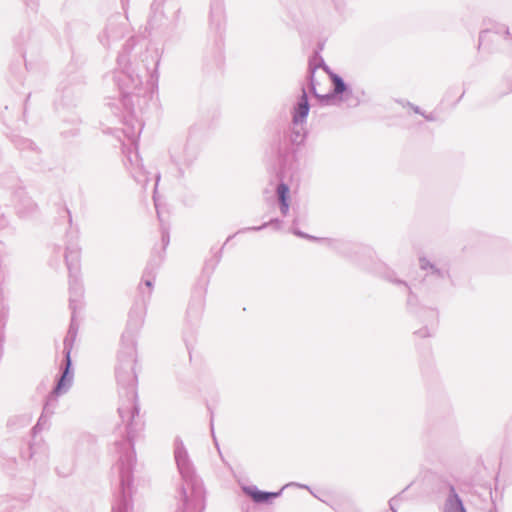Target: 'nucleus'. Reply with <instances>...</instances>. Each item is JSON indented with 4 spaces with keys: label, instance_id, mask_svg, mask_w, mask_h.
Masks as SVG:
<instances>
[{
    "label": "nucleus",
    "instance_id": "nucleus-27",
    "mask_svg": "<svg viewBox=\"0 0 512 512\" xmlns=\"http://www.w3.org/2000/svg\"><path fill=\"white\" fill-rule=\"evenodd\" d=\"M32 422V415L29 413L14 415L10 417L7 421V426L12 429L16 430L19 428L27 427Z\"/></svg>",
    "mask_w": 512,
    "mask_h": 512
},
{
    "label": "nucleus",
    "instance_id": "nucleus-13",
    "mask_svg": "<svg viewBox=\"0 0 512 512\" xmlns=\"http://www.w3.org/2000/svg\"><path fill=\"white\" fill-rule=\"evenodd\" d=\"M76 334H73L71 332H67V335L64 339V356H65V367L62 371L61 376L56 382V385L54 387V392H67L69 388L72 385L73 381V372H72V361H71V350L73 343L76 338Z\"/></svg>",
    "mask_w": 512,
    "mask_h": 512
},
{
    "label": "nucleus",
    "instance_id": "nucleus-10",
    "mask_svg": "<svg viewBox=\"0 0 512 512\" xmlns=\"http://www.w3.org/2000/svg\"><path fill=\"white\" fill-rule=\"evenodd\" d=\"M192 128L189 129V136L186 140H176L169 147L171 162L177 168V176H184L185 170L197 159L198 147L190 140Z\"/></svg>",
    "mask_w": 512,
    "mask_h": 512
},
{
    "label": "nucleus",
    "instance_id": "nucleus-8",
    "mask_svg": "<svg viewBox=\"0 0 512 512\" xmlns=\"http://www.w3.org/2000/svg\"><path fill=\"white\" fill-rule=\"evenodd\" d=\"M221 249H223V247ZM221 252L222 250L219 251V254L214 260L205 263L204 273L208 270L210 271L208 275H202L193 288L192 296L186 311V320L191 326L198 324L201 319L205 307V298L209 284V277L220 262Z\"/></svg>",
    "mask_w": 512,
    "mask_h": 512
},
{
    "label": "nucleus",
    "instance_id": "nucleus-39",
    "mask_svg": "<svg viewBox=\"0 0 512 512\" xmlns=\"http://www.w3.org/2000/svg\"><path fill=\"white\" fill-rule=\"evenodd\" d=\"M153 200H154V204H155V208H156L158 219H159L160 222H162V217H161V212H160V209H159V204L157 202V199H156L155 195L153 196Z\"/></svg>",
    "mask_w": 512,
    "mask_h": 512
},
{
    "label": "nucleus",
    "instance_id": "nucleus-31",
    "mask_svg": "<svg viewBox=\"0 0 512 512\" xmlns=\"http://www.w3.org/2000/svg\"><path fill=\"white\" fill-rule=\"evenodd\" d=\"M501 86L500 95H506L512 91V67L505 72Z\"/></svg>",
    "mask_w": 512,
    "mask_h": 512
},
{
    "label": "nucleus",
    "instance_id": "nucleus-29",
    "mask_svg": "<svg viewBox=\"0 0 512 512\" xmlns=\"http://www.w3.org/2000/svg\"><path fill=\"white\" fill-rule=\"evenodd\" d=\"M16 146L21 152L26 153L27 156L30 154L38 156L40 153L38 146L30 139L20 138L17 140Z\"/></svg>",
    "mask_w": 512,
    "mask_h": 512
},
{
    "label": "nucleus",
    "instance_id": "nucleus-40",
    "mask_svg": "<svg viewBox=\"0 0 512 512\" xmlns=\"http://www.w3.org/2000/svg\"><path fill=\"white\" fill-rule=\"evenodd\" d=\"M26 5L31 9H34L37 6L38 0H24Z\"/></svg>",
    "mask_w": 512,
    "mask_h": 512
},
{
    "label": "nucleus",
    "instance_id": "nucleus-36",
    "mask_svg": "<svg viewBox=\"0 0 512 512\" xmlns=\"http://www.w3.org/2000/svg\"><path fill=\"white\" fill-rule=\"evenodd\" d=\"M397 102L402 105L403 107H410L416 114H420L421 116L424 115V111H422V109L417 106V105H414L412 104L411 102L409 101H404V100H397Z\"/></svg>",
    "mask_w": 512,
    "mask_h": 512
},
{
    "label": "nucleus",
    "instance_id": "nucleus-17",
    "mask_svg": "<svg viewBox=\"0 0 512 512\" xmlns=\"http://www.w3.org/2000/svg\"><path fill=\"white\" fill-rule=\"evenodd\" d=\"M416 313L425 322V326L415 333L422 338L432 336L438 323V312L433 308H422Z\"/></svg>",
    "mask_w": 512,
    "mask_h": 512
},
{
    "label": "nucleus",
    "instance_id": "nucleus-14",
    "mask_svg": "<svg viewBox=\"0 0 512 512\" xmlns=\"http://www.w3.org/2000/svg\"><path fill=\"white\" fill-rule=\"evenodd\" d=\"M421 270L425 271L423 277L424 285L440 286L449 278V271L446 267H437L426 258L419 259Z\"/></svg>",
    "mask_w": 512,
    "mask_h": 512
},
{
    "label": "nucleus",
    "instance_id": "nucleus-26",
    "mask_svg": "<svg viewBox=\"0 0 512 512\" xmlns=\"http://www.w3.org/2000/svg\"><path fill=\"white\" fill-rule=\"evenodd\" d=\"M0 183L4 188L10 190L12 195L23 190L20 185V180L14 172L3 173L0 176Z\"/></svg>",
    "mask_w": 512,
    "mask_h": 512
},
{
    "label": "nucleus",
    "instance_id": "nucleus-11",
    "mask_svg": "<svg viewBox=\"0 0 512 512\" xmlns=\"http://www.w3.org/2000/svg\"><path fill=\"white\" fill-rule=\"evenodd\" d=\"M277 165L278 180L285 182L291 181L298 171L296 150L287 144L280 145L278 149Z\"/></svg>",
    "mask_w": 512,
    "mask_h": 512
},
{
    "label": "nucleus",
    "instance_id": "nucleus-20",
    "mask_svg": "<svg viewBox=\"0 0 512 512\" xmlns=\"http://www.w3.org/2000/svg\"><path fill=\"white\" fill-rule=\"evenodd\" d=\"M63 393L64 392L55 393L53 389L52 392L48 395L43 407L42 414L39 417L36 425L32 428V431L35 434L41 431L48 424V419L54 413V409L57 406V397Z\"/></svg>",
    "mask_w": 512,
    "mask_h": 512
},
{
    "label": "nucleus",
    "instance_id": "nucleus-22",
    "mask_svg": "<svg viewBox=\"0 0 512 512\" xmlns=\"http://www.w3.org/2000/svg\"><path fill=\"white\" fill-rule=\"evenodd\" d=\"M443 512H467L453 484H449V492L443 504Z\"/></svg>",
    "mask_w": 512,
    "mask_h": 512
},
{
    "label": "nucleus",
    "instance_id": "nucleus-21",
    "mask_svg": "<svg viewBox=\"0 0 512 512\" xmlns=\"http://www.w3.org/2000/svg\"><path fill=\"white\" fill-rule=\"evenodd\" d=\"M17 198V203L15 204L16 213L21 218L28 217L32 215L37 210L36 203L28 197L24 190H21L13 195Z\"/></svg>",
    "mask_w": 512,
    "mask_h": 512
},
{
    "label": "nucleus",
    "instance_id": "nucleus-33",
    "mask_svg": "<svg viewBox=\"0 0 512 512\" xmlns=\"http://www.w3.org/2000/svg\"><path fill=\"white\" fill-rule=\"evenodd\" d=\"M297 225H298V220H297V218H294L293 222H292V226H291V232L294 235L304 238V239L312 240V241H316V240L324 241V239H320V238H317V237H314L312 235L302 232L301 230H299L297 228ZM325 241H329V243L331 242L330 240H327V239H325Z\"/></svg>",
    "mask_w": 512,
    "mask_h": 512
},
{
    "label": "nucleus",
    "instance_id": "nucleus-18",
    "mask_svg": "<svg viewBox=\"0 0 512 512\" xmlns=\"http://www.w3.org/2000/svg\"><path fill=\"white\" fill-rule=\"evenodd\" d=\"M310 111V104L308 100V95L306 92V89L302 87V93L298 97L296 103L294 104L292 108V124L302 125L306 122L307 116Z\"/></svg>",
    "mask_w": 512,
    "mask_h": 512
},
{
    "label": "nucleus",
    "instance_id": "nucleus-4",
    "mask_svg": "<svg viewBox=\"0 0 512 512\" xmlns=\"http://www.w3.org/2000/svg\"><path fill=\"white\" fill-rule=\"evenodd\" d=\"M66 238L64 259L69 271V308L72 312L68 331L77 335L78 325L75 318L77 311L82 308V298L84 295L83 284L78 276L80 247L77 243L76 233H67Z\"/></svg>",
    "mask_w": 512,
    "mask_h": 512
},
{
    "label": "nucleus",
    "instance_id": "nucleus-5",
    "mask_svg": "<svg viewBox=\"0 0 512 512\" xmlns=\"http://www.w3.org/2000/svg\"><path fill=\"white\" fill-rule=\"evenodd\" d=\"M116 452L119 455L117 467L120 478V492L116 497L115 504L112 506V512H129L131 509V488L136 455L131 443L128 441L118 446Z\"/></svg>",
    "mask_w": 512,
    "mask_h": 512
},
{
    "label": "nucleus",
    "instance_id": "nucleus-9",
    "mask_svg": "<svg viewBox=\"0 0 512 512\" xmlns=\"http://www.w3.org/2000/svg\"><path fill=\"white\" fill-rule=\"evenodd\" d=\"M166 19L167 28L175 30L183 20L182 5L180 0H153L150 6L148 25L151 29L163 25Z\"/></svg>",
    "mask_w": 512,
    "mask_h": 512
},
{
    "label": "nucleus",
    "instance_id": "nucleus-41",
    "mask_svg": "<svg viewBox=\"0 0 512 512\" xmlns=\"http://www.w3.org/2000/svg\"><path fill=\"white\" fill-rule=\"evenodd\" d=\"M154 179H155V183H154V191H155V190H156V187H157V184H158V182H159V180H160V174H159V173H156V174L154 175Z\"/></svg>",
    "mask_w": 512,
    "mask_h": 512
},
{
    "label": "nucleus",
    "instance_id": "nucleus-1",
    "mask_svg": "<svg viewBox=\"0 0 512 512\" xmlns=\"http://www.w3.org/2000/svg\"><path fill=\"white\" fill-rule=\"evenodd\" d=\"M124 14L110 15L99 32V43L106 49L112 48L127 37L118 53L114 71V82L120 92V101L127 115L124 116L123 132L129 144L123 145L124 165L134 180L143 188L150 181L138 152L137 141L143 129L139 115L148 107L152 92L158 84L159 56L150 51L145 42L131 34L127 13L129 0H120Z\"/></svg>",
    "mask_w": 512,
    "mask_h": 512
},
{
    "label": "nucleus",
    "instance_id": "nucleus-30",
    "mask_svg": "<svg viewBox=\"0 0 512 512\" xmlns=\"http://www.w3.org/2000/svg\"><path fill=\"white\" fill-rule=\"evenodd\" d=\"M278 204L288 203L290 200V188L288 182L279 181L276 187Z\"/></svg>",
    "mask_w": 512,
    "mask_h": 512
},
{
    "label": "nucleus",
    "instance_id": "nucleus-28",
    "mask_svg": "<svg viewBox=\"0 0 512 512\" xmlns=\"http://www.w3.org/2000/svg\"><path fill=\"white\" fill-rule=\"evenodd\" d=\"M315 72H316V65L314 61H309L308 63V74H307V81L310 92L314 95V97L319 101L321 104V97L324 96V94H319L316 90V80H315Z\"/></svg>",
    "mask_w": 512,
    "mask_h": 512
},
{
    "label": "nucleus",
    "instance_id": "nucleus-3",
    "mask_svg": "<svg viewBox=\"0 0 512 512\" xmlns=\"http://www.w3.org/2000/svg\"><path fill=\"white\" fill-rule=\"evenodd\" d=\"M174 460L183 481L180 487L182 505L176 512H202L205 508V490L202 480L181 438L174 440Z\"/></svg>",
    "mask_w": 512,
    "mask_h": 512
},
{
    "label": "nucleus",
    "instance_id": "nucleus-24",
    "mask_svg": "<svg viewBox=\"0 0 512 512\" xmlns=\"http://www.w3.org/2000/svg\"><path fill=\"white\" fill-rule=\"evenodd\" d=\"M306 139V131L302 125H293L287 135L284 136V143L282 145L291 144L292 146H300Z\"/></svg>",
    "mask_w": 512,
    "mask_h": 512
},
{
    "label": "nucleus",
    "instance_id": "nucleus-6",
    "mask_svg": "<svg viewBox=\"0 0 512 512\" xmlns=\"http://www.w3.org/2000/svg\"><path fill=\"white\" fill-rule=\"evenodd\" d=\"M361 253L364 256H367L368 258H370V262L368 263L365 260H360L359 265L362 268H364L372 273H375L376 275L382 277L389 283L395 285L400 292H403L407 295L406 303H407L408 308L410 310H413L414 308H416V306L418 305V297L413 292L412 286L405 280L400 279L397 276V273L394 270L390 269L382 261H379V260L374 261L372 259L374 252L370 248H367V247L362 248Z\"/></svg>",
    "mask_w": 512,
    "mask_h": 512
},
{
    "label": "nucleus",
    "instance_id": "nucleus-7",
    "mask_svg": "<svg viewBox=\"0 0 512 512\" xmlns=\"http://www.w3.org/2000/svg\"><path fill=\"white\" fill-rule=\"evenodd\" d=\"M365 95L364 89L354 88L346 83L340 75L332 74V88L324 96H320L321 105H344L347 108H355L362 103Z\"/></svg>",
    "mask_w": 512,
    "mask_h": 512
},
{
    "label": "nucleus",
    "instance_id": "nucleus-2",
    "mask_svg": "<svg viewBox=\"0 0 512 512\" xmlns=\"http://www.w3.org/2000/svg\"><path fill=\"white\" fill-rule=\"evenodd\" d=\"M162 257L153 258L147 263L141 282L137 287V293L128 313L125 331L121 337L120 349L115 367L116 380L119 386V394L122 399L118 407V413L125 425L126 435L115 442L118 449L123 442L128 441L134 449V439L143 428V422L139 416L137 403V376L134 370L136 363V338L141 330L147 312V306L151 300L156 274L161 266Z\"/></svg>",
    "mask_w": 512,
    "mask_h": 512
},
{
    "label": "nucleus",
    "instance_id": "nucleus-35",
    "mask_svg": "<svg viewBox=\"0 0 512 512\" xmlns=\"http://www.w3.org/2000/svg\"><path fill=\"white\" fill-rule=\"evenodd\" d=\"M410 487V485H408L402 492H400L399 494L395 495L394 497H392L390 500H389V508L391 510V512H398L397 511V508L396 506L402 501L403 497H402V494Z\"/></svg>",
    "mask_w": 512,
    "mask_h": 512
},
{
    "label": "nucleus",
    "instance_id": "nucleus-15",
    "mask_svg": "<svg viewBox=\"0 0 512 512\" xmlns=\"http://www.w3.org/2000/svg\"><path fill=\"white\" fill-rule=\"evenodd\" d=\"M290 485H298L301 488L309 489V487L306 485H299L296 483H290ZM288 486H289V484H288ZM286 487H287V485L283 486L277 492H267V491L259 490L258 487L255 485H249V486H243L242 490L256 504H264V503H270L273 499L280 497L282 495L283 490Z\"/></svg>",
    "mask_w": 512,
    "mask_h": 512
},
{
    "label": "nucleus",
    "instance_id": "nucleus-42",
    "mask_svg": "<svg viewBox=\"0 0 512 512\" xmlns=\"http://www.w3.org/2000/svg\"><path fill=\"white\" fill-rule=\"evenodd\" d=\"M216 61H217V62H220V61H221V52H220V51L218 52V55H217Z\"/></svg>",
    "mask_w": 512,
    "mask_h": 512
},
{
    "label": "nucleus",
    "instance_id": "nucleus-25",
    "mask_svg": "<svg viewBox=\"0 0 512 512\" xmlns=\"http://www.w3.org/2000/svg\"><path fill=\"white\" fill-rule=\"evenodd\" d=\"M267 227H272L275 230H280L282 227V221L278 218H272L269 221L264 222L263 224H261L259 226H250V227L241 228L235 234L228 236L223 247L237 234H243V233L252 232V231H261Z\"/></svg>",
    "mask_w": 512,
    "mask_h": 512
},
{
    "label": "nucleus",
    "instance_id": "nucleus-43",
    "mask_svg": "<svg viewBox=\"0 0 512 512\" xmlns=\"http://www.w3.org/2000/svg\"><path fill=\"white\" fill-rule=\"evenodd\" d=\"M67 212H69V211L67 210ZM68 214H70V213H68ZM69 221L70 222L72 221L71 215H69Z\"/></svg>",
    "mask_w": 512,
    "mask_h": 512
},
{
    "label": "nucleus",
    "instance_id": "nucleus-16",
    "mask_svg": "<svg viewBox=\"0 0 512 512\" xmlns=\"http://www.w3.org/2000/svg\"><path fill=\"white\" fill-rule=\"evenodd\" d=\"M422 484L427 492L440 493L444 489L449 490V484L451 483L443 475L432 470H426L422 474Z\"/></svg>",
    "mask_w": 512,
    "mask_h": 512
},
{
    "label": "nucleus",
    "instance_id": "nucleus-34",
    "mask_svg": "<svg viewBox=\"0 0 512 512\" xmlns=\"http://www.w3.org/2000/svg\"><path fill=\"white\" fill-rule=\"evenodd\" d=\"M161 241H162V251L158 252L157 254H153V255L151 256L150 260L148 261V263H149L153 258H156V259H157L159 256H161V257H162V260H164V253H165V249H166V247L168 246L169 241H170L169 233H168V231H166V230H164V229L162 230V239H161ZM162 262H163V261H161V263H162Z\"/></svg>",
    "mask_w": 512,
    "mask_h": 512
},
{
    "label": "nucleus",
    "instance_id": "nucleus-37",
    "mask_svg": "<svg viewBox=\"0 0 512 512\" xmlns=\"http://www.w3.org/2000/svg\"><path fill=\"white\" fill-rule=\"evenodd\" d=\"M290 203L279 204V210L283 216H286L289 212Z\"/></svg>",
    "mask_w": 512,
    "mask_h": 512
},
{
    "label": "nucleus",
    "instance_id": "nucleus-32",
    "mask_svg": "<svg viewBox=\"0 0 512 512\" xmlns=\"http://www.w3.org/2000/svg\"><path fill=\"white\" fill-rule=\"evenodd\" d=\"M309 61H314L316 70L318 68H322L329 75V78L332 81V74L335 73L330 69L328 65H326L323 58L318 53H315L312 57H310Z\"/></svg>",
    "mask_w": 512,
    "mask_h": 512
},
{
    "label": "nucleus",
    "instance_id": "nucleus-19",
    "mask_svg": "<svg viewBox=\"0 0 512 512\" xmlns=\"http://www.w3.org/2000/svg\"><path fill=\"white\" fill-rule=\"evenodd\" d=\"M226 22L224 0H212L210 4L209 25L220 33Z\"/></svg>",
    "mask_w": 512,
    "mask_h": 512
},
{
    "label": "nucleus",
    "instance_id": "nucleus-12",
    "mask_svg": "<svg viewBox=\"0 0 512 512\" xmlns=\"http://www.w3.org/2000/svg\"><path fill=\"white\" fill-rule=\"evenodd\" d=\"M500 40L506 41L512 46V31L504 24L497 25L493 29L481 31L477 49L494 51L496 49L495 46Z\"/></svg>",
    "mask_w": 512,
    "mask_h": 512
},
{
    "label": "nucleus",
    "instance_id": "nucleus-38",
    "mask_svg": "<svg viewBox=\"0 0 512 512\" xmlns=\"http://www.w3.org/2000/svg\"><path fill=\"white\" fill-rule=\"evenodd\" d=\"M423 117H424L427 121H429V122H434V121H436V120H437V116H436V114H434V113H426V112H425V113H424V115H423Z\"/></svg>",
    "mask_w": 512,
    "mask_h": 512
},
{
    "label": "nucleus",
    "instance_id": "nucleus-23",
    "mask_svg": "<svg viewBox=\"0 0 512 512\" xmlns=\"http://www.w3.org/2000/svg\"><path fill=\"white\" fill-rule=\"evenodd\" d=\"M335 512H360L354 500L347 496H341L327 503Z\"/></svg>",
    "mask_w": 512,
    "mask_h": 512
}]
</instances>
